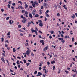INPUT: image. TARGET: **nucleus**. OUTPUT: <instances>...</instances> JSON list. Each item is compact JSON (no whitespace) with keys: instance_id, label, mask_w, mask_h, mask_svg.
Here are the masks:
<instances>
[{"instance_id":"nucleus-43","label":"nucleus","mask_w":77,"mask_h":77,"mask_svg":"<svg viewBox=\"0 0 77 77\" xmlns=\"http://www.w3.org/2000/svg\"><path fill=\"white\" fill-rule=\"evenodd\" d=\"M25 11H26L25 10H23L22 11V13H24V12L25 13Z\"/></svg>"},{"instance_id":"nucleus-28","label":"nucleus","mask_w":77,"mask_h":77,"mask_svg":"<svg viewBox=\"0 0 77 77\" xmlns=\"http://www.w3.org/2000/svg\"><path fill=\"white\" fill-rule=\"evenodd\" d=\"M16 63H17V64H18V65H19L20 63L19 62V61H18V60L17 61Z\"/></svg>"},{"instance_id":"nucleus-61","label":"nucleus","mask_w":77,"mask_h":77,"mask_svg":"<svg viewBox=\"0 0 77 77\" xmlns=\"http://www.w3.org/2000/svg\"><path fill=\"white\" fill-rule=\"evenodd\" d=\"M32 36V34H29V37H31Z\"/></svg>"},{"instance_id":"nucleus-63","label":"nucleus","mask_w":77,"mask_h":77,"mask_svg":"<svg viewBox=\"0 0 77 77\" xmlns=\"http://www.w3.org/2000/svg\"><path fill=\"white\" fill-rule=\"evenodd\" d=\"M59 4H60V5H62V2L60 1V2Z\"/></svg>"},{"instance_id":"nucleus-4","label":"nucleus","mask_w":77,"mask_h":77,"mask_svg":"<svg viewBox=\"0 0 77 77\" xmlns=\"http://www.w3.org/2000/svg\"><path fill=\"white\" fill-rule=\"evenodd\" d=\"M36 10L35 9H34L32 11V14L33 15H35V14H36Z\"/></svg>"},{"instance_id":"nucleus-22","label":"nucleus","mask_w":77,"mask_h":77,"mask_svg":"<svg viewBox=\"0 0 77 77\" xmlns=\"http://www.w3.org/2000/svg\"><path fill=\"white\" fill-rule=\"evenodd\" d=\"M25 14L26 15H27L28 14V12L26 11H25Z\"/></svg>"},{"instance_id":"nucleus-8","label":"nucleus","mask_w":77,"mask_h":77,"mask_svg":"<svg viewBox=\"0 0 77 77\" xmlns=\"http://www.w3.org/2000/svg\"><path fill=\"white\" fill-rule=\"evenodd\" d=\"M30 52H29V51H26V54H27V55H28V56H29V54H30Z\"/></svg>"},{"instance_id":"nucleus-24","label":"nucleus","mask_w":77,"mask_h":77,"mask_svg":"<svg viewBox=\"0 0 77 77\" xmlns=\"http://www.w3.org/2000/svg\"><path fill=\"white\" fill-rule=\"evenodd\" d=\"M39 17V15L38 14H37L35 15V17Z\"/></svg>"},{"instance_id":"nucleus-57","label":"nucleus","mask_w":77,"mask_h":77,"mask_svg":"<svg viewBox=\"0 0 77 77\" xmlns=\"http://www.w3.org/2000/svg\"><path fill=\"white\" fill-rule=\"evenodd\" d=\"M49 38L50 39H52V36H51V35H50L49 36Z\"/></svg>"},{"instance_id":"nucleus-29","label":"nucleus","mask_w":77,"mask_h":77,"mask_svg":"<svg viewBox=\"0 0 77 77\" xmlns=\"http://www.w3.org/2000/svg\"><path fill=\"white\" fill-rule=\"evenodd\" d=\"M25 45H26V47H27V46H29V44L27 43H26Z\"/></svg>"},{"instance_id":"nucleus-55","label":"nucleus","mask_w":77,"mask_h":77,"mask_svg":"<svg viewBox=\"0 0 77 77\" xmlns=\"http://www.w3.org/2000/svg\"><path fill=\"white\" fill-rule=\"evenodd\" d=\"M49 10H47L46 11V13H47H47H48V12H49Z\"/></svg>"},{"instance_id":"nucleus-58","label":"nucleus","mask_w":77,"mask_h":77,"mask_svg":"<svg viewBox=\"0 0 77 77\" xmlns=\"http://www.w3.org/2000/svg\"><path fill=\"white\" fill-rule=\"evenodd\" d=\"M19 7H20V8H21V9H23V7H22V6H20Z\"/></svg>"},{"instance_id":"nucleus-23","label":"nucleus","mask_w":77,"mask_h":77,"mask_svg":"<svg viewBox=\"0 0 77 77\" xmlns=\"http://www.w3.org/2000/svg\"><path fill=\"white\" fill-rule=\"evenodd\" d=\"M54 7L56 9H57V5H56V4L54 5Z\"/></svg>"},{"instance_id":"nucleus-37","label":"nucleus","mask_w":77,"mask_h":77,"mask_svg":"<svg viewBox=\"0 0 77 77\" xmlns=\"http://www.w3.org/2000/svg\"><path fill=\"white\" fill-rule=\"evenodd\" d=\"M9 17H7L6 18V20H9Z\"/></svg>"},{"instance_id":"nucleus-18","label":"nucleus","mask_w":77,"mask_h":77,"mask_svg":"<svg viewBox=\"0 0 77 77\" xmlns=\"http://www.w3.org/2000/svg\"><path fill=\"white\" fill-rule=\"evenodd\" d=\"M27 48V51H29V52H31V51L30 50V48Z\"/></svg>"},{"instance_id":"nucleus-32","label":"nucleus","mask_w":77,"mask_h":77,"mask_svg":"<svg viewBox=\"0 0 77 77\" xmlns=\"http://www.w3.org/2000/svg\"><path fill=\"white\" fill-rule=\"evenodd\" d=\"M8 8H9V9H10V8H11V5H10L9 4H8Z\"/></svg>"},{"instance_id":"nucleus-52","label":"nucleus","mask_w":77,"mask_h":77,"mask_svg":"<svg viewBox=\"0 0 77 77\" xmlns=\"http://www.w3.org/2000/svg\"><path fill=\"white\" fill-rule=\"evenodd\" d=\"M7 49L8 50H10V48L8 47L7 48Z\"/></svg>"},{"instance_id":"nucleus-56","label":"nucleus","mask_w":77,"mask_h":77,"mask_svg":"<svg viewBox=\"0 0 77 77\" xmlns=\"http://www.w3.org/2000/svg\"><path fill=\"white\" fill-rule=\"evenodd\" d=\"M45 21H47V18H46V17H45Z\"/></svg>"},{"instance_id":"nucleus-21","label":"nucleus","mask_w":77,"mask_h":77,"mask_svg":"<svg viewBox=\"0 0 77 77\" xmlns=\"http://www.w3.org/2000/svg\"><path fill=\"white\" fill-rule=\"evenodd\" d=\"M31 31H32V33H34V32H35V30H33V29H31Z\"/></svg>"},{"instance_id":"nucleus-10","label":"nucleus","mask_w":77,"mask_h":77,"mask_svg":"<svg viewBox=\"0 0 77 77\" xmlns=\"http://www.w3.org/2000/svg\"><path fill=\"white\" fill-rule=\"evenodd\" d=\"M34 3L35 5V6H37L38 5V2H35Z\"/></svg>"},{"instance_id":"nucleus-59","label":"nucleus","mask_w":77,"mask_h":77,"mask_svg":"<svg viewBox=\"0 0 77 77\" xmlns=\"http://www.w3.org/2000/svg\"><path fill=\"white\" fill-rule=\"evenodd\" d=\"M43 8H44V7H43V6H41V9H43Z\"/></svg>"},{"instance_id":"nucleus-36","label":"nucleus","mask_w":77,"mask_h":77,"mask_svg":"<svg viewBox=\"0 0 77 77\" xmlns=\"http://www.w3.org/2000/svg\"><path fill=\"white\" fill-rule=\"evenodd\" d=\"M34 74H37V71H35L34 72Z\"/></svg>"},{"instance_id":"nucleus-7","label":"nucleus","mask_w":77,"mask_h":77,"mask_svg":"<svg viewBox=\"0 0 77 77\" xmlns=\"http://www.w3.org/2000/svg\"><path fill=\"white\" fill-rule=\"evenodd\" d=\"M29 17L31 18H33V16H32V13H29Z\"/></svg>"},{"instance_id":"nucleus-48","label":"nucleus","mask_w":77,"mask_h":77,"mask_svg":"<svg viewBox=\"0 0 77 77\" xmlns=\"http://www.w3.org/2000/svg\"><path fill=\"white\" fill-rule=\"evenodd\" d=\"M57 16L58 17H59V16H60V14H59V13H58L57 14Z\"/></svg>"},{"instance_id":"nucleus-5","label":"nucleus","mask_w":77,"mask_h":77,"mask_svg":"<svg viewBox=\"0 0 77 77\" xmlns=\"http://www.w3.org/2000/svg\"><path fill=\"white\" fill-rule=\"evenodd\" d=\"M14 23V21L12 20H10L9 21V24L11 25L13 24Z\"/></svg>"},{"instance_id":"nucleus-3","label":"nucleus","mask_w":77,"mask_h":77,"mask_svg":"<svg viewBox=\"0 0 77 77\" xmlns=\"http://www.w3.org/2000/svg\"><path fill=\"white\" fill-rule=\"evenodd\" d=\"M11 34L10 32H9L7 34V35H8V36H7V38H10V37H11L10 35Z\"/></svg>"},{"instance_id":"nucleus-40","label":"nucleus","mask_w":77,"mask_h":77,"mask_svg":"<svg viewBox=\"0 0 77 77\" xmlns=\"http://www.w3.org/2000/svg\"><path fill=\"white\" fill-rule=\"evenodd\" d=\"M14 6V7H15V3H14L12 4Z\"/></svg>"},{"instance_id":"nucleus-39","label":"nucleus","mask_w":77,"mask_h":77,"mask_svg":"<svg viewBox=\"0 0 77 77\" xmlns=\"http://www.w3.org/2000/svg\"><path fill=\"white\" fill-rule=\"evenodd\" d=\"M58 8H60V9H61V6L59 5L58 6Z\"/></svg>"},{"instance_id":"nucleus-50","label":"nucleus","mask_w":77,"mask_h":77,"mask_svg":"<svg viewBox=\"0 0 77 77\" xmlns=\"http://www.w3.org/2000/svg\"><path fill=\"white\" fill-rule=\"evenodd\" d=\"M11 74L13 75H15V72H14V74H13L12 73H11Z\"/></svg>"},{"instance_id":"nucleus-53","label":"nucleus","mask_w":77,"mask_h":77,"mask_svg":"<svg viewBox=\"0 0 77 77\" xmlns=\"http://www.w3.org/2000/svg\"><path fill=\"white\" fill-rule=\"evenodd\" d=\"M5 42H7V43H9V41L8 40H5Z\"/></svg>"},{"instance_id":"nucleus-6","label":"nucleus","mask_w":77,"mask_h":77,"mask_svg":"<svg viewBox=\"0 0 77 77\" xmlns=\"http://www.w3.org/2000/svg\"><path fill=\"white\" fill-rule=\"evenodd\" d=\"M40 42L41 43H42V45H44V42L43 40H40Z\"/></svg>"},{"instance_id":"nucleus-62","label":"nucleus","mask_w":77,"mask_h":77,"mask_svg":"<svg viewBox=\"0 0 77 77\" xmlns=\"http://www.w3.org/2000/svg\"><path fill=\"white\" fill-rule=\"evenodd\" d=\"M28 61L29 62H31V60H28Z\"/></svg>"},{"instance_id":"nucleus-13","label":"nucleus","mask_w":77,"mask_h":77,"mask_svg":"<svg viewBox=\"0 0 77 77\" xmlns=\"http://www.w3.org/2000/svg\"><path fill=\"white\" fill-rule=\"evenodd\" d=\"M25 9H27V8H28V5L27 4H25Z\"/></svg>"},{"instance_id":"nucleus-45","label":"nucleus","mask_w":77,"mask_h":77,"mask_svg":"<svg viewBox=\"0 0 77 77\" xmlns=\"http://www.w3.org/2000/svg\"><path fill=\"white\" fill-rule=\"evenodd\" d=\"M11 8H12L13 10H15V8H14V7L12 6V7H11Z\"/></svg>"},{"instance_id":"nucleus-35","label":"nucleus","mask_w":77,"mask_h":77,"mask_svg":"<svg viewBox=\"0 0 77 77\" xmlns=\"http://www.w3.org/2000/svg\"><path fill=\"white\" fill-rule=\"evenodd\" d=\"M1 41L2 42H3V41H4V38H3L2 37L1 38Z\"/></svg>"},{"instance_id":"nucleus-42","label":"nucleus","mask_w":77,"mask_h":77,"mask_svg":"<svg viewBox=\"0 0 77 77\" xmlns=\"http://www.w3.org/2000/svg\"><path fill=\"white\" fill-rule=\"evenodd\" d=\"M29 65H30V63H26V65L27 66H29Z\"/></svg>"},{"instance_id":"nucleus-46","label":"nucleus","mask_w":77,"mask_h":77,"mask_svg":"<svg viewBox=\"0 0 77 77\" xmlns=\"http://www.w3.org/2000/svg\"><path fill=\"white\" fill-rule=\"evenodd\" d=\"M48 46H46L45 47V48L46 49V50H47V49H48Z\"/></svg>"},{"instance_id":"nucleus-1","label":"nucleus","mask_w":77,"mask_h":77,"mask_svg":"<svg viewBox=\"0 0 77 77\" xmlns=\"http://www.w3.org/2000/svg\"><path fill=\"white\" fill-rule=\"evenodd\" d=\"M38 22L39 23V26H40V27H42L43 26V24L42 23V21L40 20H38Z\"/></svg>"},{"instance_id":"nucleus-54","label":"nucleus","mask_w":77,"mask_h":77,"mask_svg":"<svg viewBox=\"0 0 77 77\" xmlns=\"http://www.w3.org/2000/svg\"><path fill=\"white\" fill-rule=\"evenodd\" d=\"M38 74L39 75H42V73L40 72H38Z\"/></svg>"},{"instance_id":"nucleus-34","label":"nucleus","mask_w":77,"mask_h":77,"mask_svg":"<svg viewBox=\"0 0 77 77\" xmlns=\"http://www.w3.org/2000/svg\"><path fill=\"white\" fill-rule=\"evenodd\" d=\"M65 72H66V74H68L69 73L68 71L67 70L65 71Z\"/></svg>"},{"instance_id":"nucleus-15","label":"nucleus","mask_w":77,"mask_h":77,"mask_svg":"<svg viewBox=\"0 0 77 77\" xmlns=\"http://www.w3.org/2000/svg\"><path fill=\"white\" fill-rule=\"evenodd\" d=\"M61 42L63 43H64V42H65V40H63V38H61Z\"/></svg>"},{"instance_id":"nucleus-33","label":"nucleus","mask_w":77,"mask_h":77,"mask_svg":"<svg viewBox=\"0 0 77 77\" xmlns=\"http://www.w3.org/2000/svg\"><path fill=\"white\" fill-rule=\"evenodd\" d=\"M31 54L32 56H34V54H33V52H31Z\"/></svg>"},{"instance_id":"nucleus-49","label":"nucleus","mask_w":77,"mask_h":77,"mask_svg":"<svg viewBox=\"0 0 77 77\" xmlns=\"http://www.w3.org/2000/svg\"><path fill=\"white\" fill-rule=\"evenodd\" d=\"M32 24H33L34 25V24H35V23H33V22L31 21L30 22Z\"/></svg>"},{"instance_id":"nucleus-12","label":"nucleus","mask_w":77,"mask_h":77,"mask_svg":"<svg viewBox=\"0 0 77 77\" xmlns=\"http://www.w3.org/2000/svg\"><path fill=\"white\" fill-rule=\"evenodd\" d=\"M72 18H73L74 19V18H75V15L73 14V15L72 16H71Z\"/></svg>"},{"instance_id":"nucleus-41","label":"nucleus","mask_w":77,"mask_h":77,"mask_svg":"<svg viewBox=\"0 0 77 77\" xmlns=\"http://www.w3.org/2000/svg\"><path fill=\"white\" fill-rule=\"evenodd\" d=\"M2 55H3V56H4V57H6V55H5V53H3L2 54Z\"/></svg>"},{"instance_id":"nucleus-16","label":"nucleus","mask_w":77,"mask_h":77,"mask_svg":"<svg viewBox=\"0 0 77 77\" xmlns=\"http://www.w3.org/2000/svg\"><path fill=\"white\" fill-rule=\"evenodd\" d=\"M43 70L45 71V73H47L48 72V71H46V69H43Z\"/></svg>"},{"instance_id":"nucleus-17","label":"nucleus","mask_w":77,"mask_h":77,"mask_svg":"<svg viewBox=\"0 0 77 77\" xmlns=\"http://www.w3.org/2000/svg\"><path fill=\"white\" fill-rule=\"evenodd\" d=\"M63 7L65 9H66V10H67V7L66 6V5H64L63 6Z\"/></svg>"},{"instance_id":"nucleus-60","label":"nucleus","mask_w":77,"mask_h":77,"mask_svg":"<svg viewBox=\"0 0 77 77\" xmlns=\"http://www.w3.org/2000/svg\"><path fill=\"white\" fill-rule=\"evenodd\" d=\"M30 8H31V9H32L33 8V7L32 6H29Z\"/></svg>"},{"instance_id":"nucleus-14","label":"nucleus","mask_w":77,"mask_h":77,"mask_svg":"<svg viewBox=\"0 0 77 77\" xmlns=\"http://www.w3.org/2000/svg\"><path fill=\"white\" fill-rule=\"evenodd\" d=\"M1 60L2 61V62H4V63H5V60H4V58H3V57H2V58L1 59Z\"/></svg>"},{"instance_id":"nucleus-44","label":"nucleus","mask_w":77,"mask_h":77,"mask_svg":"<svg viewBox=\"0 0 77 77\" xmlns=\"http://www.w3.org/2000/svg\"><path fill=\"white\" fill-rule=\"evenodd\" d=\"M17 59H21V57L18 56L17 57Z\"/></svg>"},{"instance_id":"nucleus-47","label":"nucleus","mask_w":77,"mask_h":77,"mask_svg":"<svg viewBox=\"0 0 77 77\" xmlns=\"http://www.w3.org/2000/svg\"><path fill=\"white\" fill-rule=\"evenodd\" d=\"M1 12H3L4 11V9H1Z\"/></svg>"},{"instance_id":"nucleus-64","label":"nucleus","mask_w":77,"mask_h":77,"mask_svg":"<svg viewBox=\"0 0 77 77\" xmlns=\"http://www.w3.org/2000/svg\"><path fill=\"white\" fill-rule=\"evenodd\" d=\"M47 64L48 65H50V62H49V61H48Z\"/></svg>"},{"instance_id":"nucleus-11","label":"nucleus","mask_w":77,"mask_h":77,"mask_svg":"<svg viewBox=\"0 0 77 77\" xmlns=\"http://www.w3.org/2000/svg\"><path fill=\"white\" fill-rule=\"evenodd\" d=\"M27 21V19H23L22 20V22L23 23H26Z\"/></svg>"},{"instance_id":"nucleus-38","label":"nucleus","mask_w":77,"mask_h":77,"mask_svg":"<svg viewBox=\"0 0 77 77\" xmlns=\"http://www.w3.org/2000/svg\"><path fill=\"white\" fill-rule=\"evenodd\" d=\"M24 63H26V60H23Z\"/></svg>"},{"instance_id":"nucleus-31","label":"nucleus","mask_w":77,"mask_h":77,"mask_svg":"<svg viewBox=\"0 0 77 77\" xmlns=\"http://www.w3.org/2000/svg\"><path fill=\"white\" fill-rule=\"evenodd\" d=\"M21 26L20 25H18V28H21Z\"/></svg>"},{"instance_id":"nucleus-51","label":"nucleus","mask_w":77,"mask_h":77,"mask_svg":"<svg viewBox=\"0 0 77 77\" xmlns=\"http://www.w3.org/2000/svg\"><path fill=\"white\" fill-rule=\"evenodd\" d=\"M74 37L72 38V42L74 41Z\"/></svg>"},{"instance_id":"nucleus-27","label":"nucleus","mask_w":77,"mask_h":77,"mask_svg":"<svg viewBox=\"0 0 77 77\" xmlns=\"http://www.w3.org/2000/svg\"><path fill=\"white\" fill-rule=\"evenodd\" d=\"M18 3H20L21 5H22V2H21L20 1H18Z\"/></svg>"},{"instance_id":"nucleus-2","label":"nucleus","mask_w":77,"mask_h":77,"mask_svg":"<svg viewBox=\"0 0 77 77\" xmlns=\"http://www.w3.org/2000/svg\"><path fill=\"white\" fill-rule=\"evenodd\" d=\"M43 6L45 8H47L48 7V4L45 3H44L43 4Z\"/></svg>"},{"instance_id":"nucleus-19","label":"nucleus","mask_w":77,"mask_h":77,"mask_svg":"<svg viewBox=\"0 0 77 77\" xmlns=\"http://www.w3.org/2000/svg\"><path fill=\"white\" fill-rule=\"evenodd\" d=\"M51 34H53L54 33V31H51L49 32Z\"/></svg>"},{"instance_id":"nucleus-30","label":"nucleus","mask_w":77,"mask_h":77,"mask_svg":"<svg viewBox=\"0 0 77 77\" xmlns=\"http://www.w3.org/2000/svg\"><path fill=\"white\" fill-rule=\"evenodd\" d=\"M54 69H55V66H54L53 67V71L54 70Z\"/></svg>"},{"instance_id":"nucleus-26","label":"nucleus","mask_w":77,"mask_h":77,"mask_svg":"<svg viewBox=\"0 0 77 77\" xmlns=\"http://www.w3.org/2000/svg\"><path fill=\"white\" fill-rule=\"evenodd\" d=\"M32 5L33 6V7H34V8H35V7L36 6V5H35V4H33H33H32Z\"/></svg>"},{"instance_id":"nucleus-9","label":"nucleus","mask_w":77,"mask_h":77,"mask_svg":"<svg viewBox=\"0 0 77 77\" xmlns=\"http://www.w3.org/2000/svg\"><path fill=\"white\" fill-rule=\"evenodd\" d=\"M45 15L46 16V17L47 18H48L49 17V15H48V14H47L46 13H45Z\"/></svg>"},{"instance_id":"nucleus-25","label":"nucleus","mask_w":77,"mask_h":77,"mask_svg":"<svg viewBox=\"0 0 77 77\" xmlns=\"http://www.w3.org/2000/svg\"><path fill=\"white\" fill-rule=\"evenodd\" d=\"M55 61L54 60L53 61H52L51 62V64H53V63H55Z\"/></svg>"},{"instance_id":"nucleus-20","label":"nucleus","mask_w":77,"mask_h":77,"mask_svg":"<svg viewBox=\"0 0 77 77\" xmlns=\"http://www.w3.org/2000/svg\"><path fill=\"white\" fill-rule=\"evenodd\" d=\"M16 51V50L15 49V48H13V53H15V52Z\"/></svg>"}]
</instances>
